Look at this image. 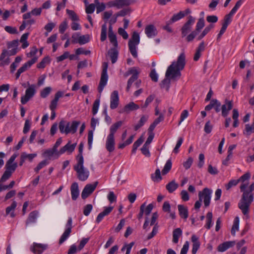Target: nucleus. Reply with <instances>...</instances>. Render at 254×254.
Returning <instances> with one entry per match:
<instances>
[{"label":"nucleus","instance_id":"obj_1","mask_svg":"<svg viewBox=\"0 0 254 254\" xmlns=\"http://www.w3.org/2000/svg\"><path fill=\"white\" fill-rule=\"evenodd\" d=\"M250 178V173L247 172L237 180L238 183H242L240 189V191L243 192L241 198L238 203V207L245 215H248L250 206L254 198V193L253 192L254 190V183H253L247 188Z\"/></svg>","mask_w":254,"mask_h":254},{"label":"nucleus","instance_id":"obj_2","mask_svg":"<svg viewBox=\"0 0 254 254\" xmlns=\"http://www.w3.org/2000/svg\"><path fill=\"white\" fill-rule=\"evenodd\" d=\"M186 64V56L184 52H182L178 57L176 62H173L168 67L165 74V78L163 79L160 84L161 88H166L168 90L170 87V78L175 79L180 77L181 75L180 71L183 70Z\"/></svg>","mask_w":254,"mask_h":254},{"label":"nucleus","instance_id":"obj_3","mask_svg":"<svg viewBox=\"0 0 254 254\" xmlns=\"http://www.w3.org/2000/svg\"><path fill=\"white\" fill-rule=\"evenodd\" d=\"M79 121H73L71 123L62 120L59 123V129L62 133L67 134L69 133L73 134L76 132L77 128L80 125Z\"/></svg>","mask_w":254,"mask_h":254},{"label":"nucleus","instance_id":"obj_4","mask_svg":"<svg viewBox=\"0 0 254 254\" xmlns=\"http://www.w3.org/2000/svg\"><path fill=\"white\" fill-rule=\"evenodd\" d=\"M7 49H3L0 55V60H4L6 57H9L16 55L18 51L19 45L18 40H14L7 43Z\"/></svg>","mask_w":254,"mask_h":254},{"label":"nucleus","instance_id":"obj_5","mask_svg":"<svg viewBox=\"0 0 254 254\" xmlns=\"http://www.w3.org/2000/svg\"><path fill=\"white\" fill-rule=\"evenodd\" d=\"M84 160L77 161L73 166V169L76 172L77 177L79 181H85L89 177V171L83 165Z\"/></svg>","mask_w":254,"mask_h":254},{"label":"nucleus","instance_id":"obj_6","mask_svg":"<svg viewBox=\"0 0 254 254\" xmlns=\"http://www.w3.org/2000/svg\"><path fill=\"white\" fill-rule=\"evenodd\" d=\"M36 93V85L35 84L29 85L25 90V94L21 98V102L23 105L27 103L32 98Z\"/></svg>","mask_w":254,"mask_h":254},{"label":"nucleus","instance_id":"obj_7","mask_svg":"<svg viewBox=\"0 0 254 254\" xmlns=\"http://www.w3.org/2000/svg\"><path fill=\"white\" fill-rule=\"evenodd\" d=\"M107 69H108V64L107 63H104L103 64V69L102 71L101 76L100 78V81L99 83V85L98 87V91L100 93H101L104 87L106 85L108 76L107 74Z\"/></svg>","mask_w":254,"mask_h":254},{"label":"nucleus","instance_id":"obj_8","mask_svg":"<svg viewBox=\"0 0 254 254\" xmlns=\"http://www.w3.org/2000/svg\"><path fill=\"white\" fill-rule=\"evenodd\" d=\"M212 193V190L207 188L203 189L198 193V197L199 199L203 200L205 207H208L210 204Z\"/></svg>","mask_w":254,"mask_h":254},{"label":"nucleus","instance_id":"obj_9","mask_svg":"<svg viewBox=\"0 0 254 254\" xmlns=\"http://www.w3.org/2000/svg\"><path fill=\"white\" fill-rule=\"evenodd\" d=\"M195 18L190 15L188 17V20L184 24L181 28L182 37H186L191 30L192 26L194 23Z\"/></svg>","mask_w":254,"mask_h":254},{"label":"nucleus","instance_id":"obj_10","mask_svg":"<svg viewBox=\"0 0 254 254\" xmlns=\"http://www.w3.org/2000/svg\"><path fill=\"white\" fill-rule=\"evenodd\" d=\"M139 71L137 70V69L133 67L130 68L127 72L126 73V76H128L130 74H132V76L129 78L127 81V91H128L129 90L130 87L132 85V83L137 80L138 78V75L139 74Z\"/></svg>","mask_w":254,"mask_h":254},{"label":"nucleus","instance_id":"obj_11","mask_svg":"<svg viewBox=\"0 0 254 254\" xmlns=\"http://www.w3.org/2000/svg\"><path fill=\"white\" fill-rule=\"evenodd\" d=\"M72 220L71 217H69L65 225V230L62 234L59 240V244H63L69 236L72 228Z\"/></svg>","mask_w":254,"mask_h":254},{"label":"nucleus","instance_id":"obj_12","mask_svg":"<svg viewBox=\"0 0 254 254\" xmlns=\"http://www.w3.org/2000/svg\"><path fill=\"white\" fill-rule=\"evenodd\" d=\"M98 184V182H95L93 184H90L86 185L81 193V197L82 199H85L88 197V196L95 190Z\"/></svg>","mask_w":254,"mask_h":254},{"label":"nucleus","instance_id":"obj_13","mask_svg":"<svg viewBox=\"0 0 254 254\" xmlns=\"http://www.w3.org/2000/svg\"><path fill=\"white\" fill-rule=\"evenodd\" d=\"M37 61V58L35 57L33 58H32L31 60H30V61H29L27 62H26V63H25L21 67H20L18 69V70L16 73V75H15L16 79H17L19 77L20 74L22 73H23L24 71H25L26 70H27L29 68H30L31 67V66L32 64H33L34 63H35Z\"/></svg>","mask_w":254,"mask_h":254},{"label":"nucleus","instance_id":"obj_14","mask_svg":"<svg viewBox=\"0 0 254 254\" xmlns=\"http://www.w3.org/2000/svg\"><path fill=\"white\" fill-rule=\"evenodd\" d=\"M119 104V96L118 91H114L110 97V108L112 110L116 109Z\"/></svg>","mask_w":254,"mask_h":254},{"label":"nucleus","instance_id":"obj_15","mask_svg":"<svg viewBox=\"0 0 254 254\" xmlns=\"http://www.w3.org/2000/svg\"><path fill=\"white\" fill-rule=\"evenodd\" d=\"M233 108V103L232 101L226 100L225 104L221 106V114L222 116L225 118L227 117L229 114V111Z\"/></svg>","mask_w":254,"mask_h":254},{"label":"nucleus","instance_id":"obj_16","mask_svg":"<svg viewBox=\"0 0 254 254\" xmlns=\"http://www.w3.org/2000/svg\"><path fill=\"white\" fill-rule=\"evenodd\" d=\"M76 146V143L71 144L70 141H69L65 145L60 149L57 152V155L58 156L61 155L66 151L69 153H72L74 150Z\"/></svg>","mask_w":254,"mask_h":254},{"label":"nucleus","instance_id":"obj_17","mask_svg":"<svg viewBox=\"0 0 254 254\" xmlns=\"http://www.w3.org/2000/svg\"><path fill=\"white\" fill-rule=\"evenodd\" d=\"M145 33L148 38H151L157 35L158 31L154 25L149 24L145 27Z\"/></svg>","mask_w":254,"mask_h":254},{"label":"nucleus","instance_id":"obj_18","mask_svg":"<svg viewBox=\"0 0 254 254\" xmlns=\"http://www.w3.org/2000/svg\"><path fill=\"white\" fill-rule=\"evenodd\" d=\"M115 136L108 135L106 141V148L109 152H112L115 150Z\"/></svg>","mask_w":254,"mask_h":254},{"label":"nucleus","instance_id":"obj_19","mask_svg":"<svg viewBox=\"0 0 254 254\" xmlns=\"http://www.w3.org/2000/svg\"><path fill=\"white\" fill-rule=\"evenodd\" d=\"M190 13V10L189 9H187L185 11H181L179 13L174 14L169 22L170 23H173L183 18Z\"/></svg>","mask_w":254,"mask_h":254},{"label":"nucleus","instance_id":"obj_20","mask_svg":"<svg viewBox=\"0 0 254 254\" xmlns=\"http://www.w3.org/2000/svg\"><path fill=\"white\" fill-rule=\"evenodd\" d=\"M139 108V106L135 104L134 102H131L127 104L124 108L120 111V113H128L130 111L137 110Z\"/></svg>","mask_w":254,"mask_h":254},{"label":"nucleus","instance_id":"obj_21","mask_svg":"<svg viewBox=\"0 0 254 254\" xmlns=\"http://www.w3.org/2000/svg\"><path fill=\"white\" fill-rule=\"evenodd\" d=\"M46 248L47 247L46 245L34 243L33 245L31 247L30 250L35 254H41Z\"/></svg>","mask_w":254,"mask_h":254},{"label":"nucleus","instance_id":"obj_22","mask_svg":"<svg viewBox=\"0 0 254 254\" xmlns=\"http://www.w3.org/2000/svg\"><path fill=\"white\" fill-rule=\"evenodd\" d=\"M70 190L72 199L75 200L78 198L79 194L78 185L77 183L75 182L72 183L70 187Z\"/></svg>","mask_w":254,"mask_h":254},{"label":"nucleus","instance_id":"obj_23","mask_svg":"<svg viewBox=\"0 0 254 254\" xmlns=\"http://www.w3.org/2000/svg\"><path fill=\"white\" fill-rule=\"evenodd\" d=\"M132 2L131 0H115L113 1L112 5L121 8L125 6H128Z\"/></svg>","mask_w":254,"mask_h":254},{"label":"nucleus","instance_id":"obj_24","mask_svg":"<svg viewBox=\"0 0 254 254\" xmlns=\"http://www.w3.org/2000/svg\"><path fill=\"white\" fill-rule=\"evenodd\" d=\"M178 208L180 217L185 220H186L189 216V212L187 207L183 205L179 204L178 205Z\"/></svg>","mask_w":254,"mask_h":254},{"label":"nucleus","instance_id":"obj_25","mask_svg":"<svg viewBox=\"0 0 254 254\" xmlns=\"http://www.w3.org/2000/svg\"><path fill=\"white\" fill-rule=\"evenodd\" d=\"M38 216V212L37 211H33L30 212L26 221V226H28L31 224L36 223Z\"/></svg>","mask_w":254,"mask_h":254},{"label":"nucleus","instance_id":"obj_26","mask_svg":"<svg viewBox=\"0 0 254 254\" xmlns=\"http://www.w3.org/2000/svg\"><path fill=\"white\" fill-rule=\"evenodd\" d=\"M235 242L234 241H228L224 242L220 244L217 248V250L219 252H223L226 251L229 248L232 247L234 246Z\"/></svg>","mask_w":254,"mask_h":254},{"label":"nucleus","instance_id":"obj_27","mask_svg":"<svg viewBox=\"0 0 254 254\" xmlns=\"http://www.w3.org/2000/svg\"><path fill=\"white\" fill-rule=\"evenodd\" d=\"M117 47H114L111 48L108 52L112 64L115 63L118 59L119 52L117 49Z\"/></svg>","mask_w":254,"mask_h":254},{"label":"nucleus","instance_id":"obj_28","mask_svg":"<svg viewBox=\"0 0 254 254\" xmlns=\"http://www.w3.org/2000/svg\"><path fill=\"white\" fill-rule=\"evenodd\" d=\"M17 206V203L16 201H13L11 204L8 206L5 210V215H10L11 218L15 217L14 210Z\"/></svg>","mask_w":254,"mask_h":254},{"label":"nucleus","instance_id":"obj_29","mask_svg":"<svg viewBox=\"0 0 254 254\" xmlns=\"http://www.w3.org/2000/svg\"><path fill=\"white\" fill-rule=\"evenodd\" d=\"M123 124V122L120 121L113 124L110 128V133L108 135L114 136L117 130L122 126Z\"/></svg>","mask_w":254,"mask_h":254},{"label":"nucleus","instance_id":"obj_30","mask_svg":"<svg viewBox=\"0 0 254 254\" xmlns=\"http://www.w3.org/2000/svg\"><path fill=\"white\" fill-rule=\"evenodd\" d=\"M148 119V116L143 115L140 118L138 123L134 126V129L135 130H137L139 128L142 127L144 124L147 121Z\"/></svg>","mask_w":254,"mask_h":254},{"label":"nucleus","instance_id":"obj_31","mask_svg":"<svg viewBox=\"0 0 254 254\" xmlns=\"http://www.w3.org/2000/svg\"><path fill=\"white\" fill-rule=\"evenodd\" d=\"M182 234V231L180 228L175 229L173 232V242L177 244L178 243L179 238Z\"/></svg>","mask_w":254,"mask_h":254},{"label":"nucleus","instance_id":"obj_32","mask_svg":"<svg viewBox=\"0 0 254 254\" xmlns=\"http://www.w3.org/2000/svg\"><path fill=\"white\" fill-rule=\"evenodd\" d=\"M252 133H254V123L252 125L246 124L245 129L243 130V133L246 136L250 135Z\"/></svg>","mask_w":254,"mask_h":254},{"label":"nucleus","instance_id":"obj_33","mask_svg":"<svg viewBox=\"0 0 254 254\" xmlns=\"http://www.w3.org/2000/svg\"><path fill=\"white\" fill-rule=\"evenodd\" d=\"M178 188V184L174 180L169 183L166 186L167 190L170 192L172 193Z\"/></svg>","mask_w":254,"mask_h":254},{"label":"nucleus","instance_id":"obj_34","mask_svg":"<svg viewBox=\"0 0 254 254\" xmlns=\"http://www.w3.org/2000/svg\"><path fill=\"white\" fill-rule=\"evenodd\" d=\"M140 42V37L139 34L136 32H134L132 35L131 38L129 40L128 42L134 46H137Z\"/></svg>","mask_w":254,"mask_h":254},{"label":"nucleus","instance_id":"obj_35","mask_svg":"<svg viewBox=\"0 0 254 254\" xmlns=\"http://www.w3.org/2000/svg\"><path fill=\"white\" fill-rule=\"evenodd\" d=\"M28 36L29 33H26L23 34L20 38L19 42L22 43L21 47L23 49H25L29 46V43L27 41Z\"/></svg>","mask_w":254,"mask_h":254},{"label":"nucleus","instance_id":"obj_36","mask_svg":"<svg viewBox=\"0 0 254 254\" xmlns=\"http://www.w3.org/2000/svg\"><path fill=\"white\" fill-rule=\"evenodd\" d=\"M213 27L214 25L212 24H210L208 26H206L202 32L197 37V40H200L202 39Z\"/></svg>","mask_w":254,"mask_h":254},{"label":"nucleus","instance_id":"obj_37","mask_svg":"<svg viewBox=\"0 0 254 254\" xmlns=\"http://www.w3.org/2000/svg\"><path fill=\"white\" fill-rule=\"evenodd\" d=\"M144 138L140 136L136 141L134 142L132 146V153H135L137 148L142 143Z\"/></svg>","mask_w":254,"mask_h":254},{"label":"nucleus","instance_id":"obj_38","mask_svg":"<svg viewBox=\"0 0 254 254\" xmlns=\"http://www.w3.org/2000/svg\"><path fill=\"white\" fill-rule=\"evenodd\" d=\"M239 219L238 217H236L233 223V225L231 229V233L233 235H235L236 232L239 230Z\"/></svg>","mask_w":254,"mask_h":254},{"label":"nucleus","instance_id":"obj_39","mask_svg":"<svg viewBox=\"0 0 254 254\" xmlns=\"http://www.w3.org/2000/svg\"><path fill=\"white\" fill-rule=\"evenodd\" d=\"M89 41V36L88 35H79L78 38V43L80 45H83L87 43Z\"/></svg>","mask_w":254,"mask_h":254},{"label":"nucleus","instance_id":"obj_40","mask_svg":"<svg viewBox=\"0 0 254 254\" xmlns=\"http://www.w3.org/2000/svg\"><path fill=\"white\" fill-rule=\"evenodd\" d=\"M212 213L211 212H209L207 213V214L206 215V224L205 226V227L207 229H209L212 226Z\"/></svg>","mask_w":254,"mask_h":254},{"label":"nucleus","instance_id":"obj_41","mask_svg":"<svg viewBox=\"0 0 254 254\" xmlns=\"http://www.w3.org/2000/svg\"><path fill=\"white\" fill-rule=\"evenodd\" d=\"M17 167V164L16 163H8L6 162L5 165L6 171H8L12 174L16 170Z\"/></svg>","mask_w":254,"mask_h":254},{"label":"nucleus","instance_id":"obj_42","mask_svg":"<svg viewBox=\"0 0 254 254\" xmlns=\"http://www.w3.org/2000/svg\"><path fill=\"white\" fill-rule=\"evenodd\" d=\"M172 167V162L171 159H169L166 162L165 166L163 169L162 171V173L163 175H166L167 174L169 171L171 170Z\"/></svg>","mask_w":254,"mask_h":254},{"label":"nucleus","instance_id":"obj_43","mask_svg":"<svg viewBox=\"0 0 254 254\" xmlns=\"http://www.w3.org/2000/svg\"><path fill=\"white\" fill-rule=\"evenodd\" d=\"M234 15H233L231 13H229L228 14H226L225 16L224 22L222 23V26H225L227 28L228 25L231 23L232 21V17Z\"/></svg>","mask_w":254,"mask_h":254},{"label":"nucleus","instance_id":"obj_44","mask_svg":"<svg viewBox=\"0 0 254 254\" xmlns=\"http://www.w3.org/2000/svg\"><path fill=\"white\" fill-rule=\"evenodd\" d=\"M100 99H97L95 100L92 109V113L93 116H95L98 112L99 105H100Z\"/></svg>","mask_w":254,"mask_h":254},{"label":"nucleus","instance_id":"obj_45","mask_svg":"<svg viewBox=\"0 0 254 254\" xmlns=\"http://www.w3.org/2000/svg\"><path fill=\"white\" fill-rule=\"evenodd\" d=\"M108 37L110 42L115 47H118V43L117 40L116 35L115 33L108 34Z\"/></svg>","mask_w":254,"mask_h":254},{"label":"nucleus","instance_id":"obj_46","mask_svg":"<svg viewBox=\"0 0 254 254\" xmlns=\"http://www.w3.org/2000/svg\"><path fill=\"white\" fill-rule=\"evenodd\" d=\"M52 88L51 87H46L42 89L40 92V96L42 98H46L51 93Z\"/></svg>","mask_w":254,"mask_h":254},{"label":"nucleus","instance_id":"obj_47","mask_svg":"<svg viewBox=\"0 0 254 254\" xmlns=\"http://www.w3.org/2000/svg\"><path fill=\"white\" fill-rule=\"evenodd\" d=\"M136 46H134V45L132 44L131 42H128L129 50L134 58H136L137 57Z\"/></svg>","mask_w":254,"mask_h":254},{"label":"nucleus","instance_id":"obj_48","mask_svg":"<svg viewBox=\"0 0 254 254\" xmlns=\"http://www.w3.org/2000/svg\"><path fill=\"white\" fill-rule=\"evenodd\" d=\"M151 179L153 181H158L162 179L159 169H157L155 173L151 175Z\"/></svg>","mask_w":254,"mask_h":254},{"label":"nucleus","instance_id":"obj_49","mask_svg":"<svg viewBox=\"0 0 254 254\" xmlns=\"http://www.w3.org/2000/svg\"><path fill=\"white\" fill-rule=\"evenodd\" d=\"M107 38V26L106 24L102 26L101 32V41L103 42Z\"/></svg>","mask_w":254,"mask_h":254},{"label":"nucleus","instance_id":"obj_50","mask_svg":"<svg viewBox=\"0 0 254 254\" xmlns=\"http://www.w3.org/2000/svg\"><path fill=\"white\" fill-rule=\"evenodd\" d=\"M155 98L154 95H151L149 96L146 99L145 103L143 105L141 106V109L143 110L146 109L148 105L151 103Z\"/></svg>","mask_w":254,"mask_h":254},{"label":"nucleus","instance_id":"obj_51","mask_svg":"<svg viewBox=\"0 0 254 254\" xmlns=\"http://www.w3.org/2000/svg\"><path fill=\"white\" fill-rule=\"evenodd\" d=\"M66 13L68 14V15L69 16L70 18L72 19L73 21H78L79 18L77 14L71 10H69L67 9L66 10Z\"/></svg>","mask_w":254,"mask_h":254},{"label":"nucleus","instance_id":"obj_52","mask_svg":"<svg viewBox=\"0 0 254 254\" xmlns=\"http://www.w3.org/2000/svg\"><path fill=\"white\" fill-rule=\"evenodd\" d=\"M204 26V20L203 18H200L196 23L195 30L197 33Z\"/></svg>","mask_w":254,"mask_h":254},{"label":"nucleus","instance_id":"obj_53","mask_svg":"<svg viewBox=\"0 0 254 254\" xmlns=\"http://www.w3.org/2000/svg\"><path fill=\"white\" fill-rule=\"evenodd\" d=\"M68 24L66 20H64L59 25V32L63 34L66 29L67 28Z\"/></svg>","mask_w":254,"mask_h":254},{"label":"nucleus","instance_id":"obj_54","mask_svg":"<svg viewBox=\"0 0 254 254\" xmlns=\"http://www.w3.org/2000/svg\"><path fill=\"white\" fill-rule=\"evenodd\" d=\"M21 155L25 160L28 159L30 161H32L33 158L37 156V154L36 153L27 154L25 152H22Z\"/></svg>","mask_w":254,"mask_h":254},{"label":"nucleus","instance_id":"obj_55","mask_svg":"<svg viewBox=\"0 0 254 254\" xmlns=\"http://www.w3.org/2000/svg\"><path fill=\"white\" fill-rule=\"evenodd\" d=\"M243 3V0H239L235 4L234 7L230 11V13H232L233 15H234L236 12L237 10L239 8V7L241 6L242 3Z\"/></svg>","mask_w":254,"mask_h":254},{"label":"nucleus","instance_id":"obj_56","mask_svg":"<svg viewBox=\"0 0 254 254\" xmlns=\"http://www.w3.org/2000/svg\"><path fill=\"white\" fill-rule=\"evenodd\" d=\"M243 3V0H239L235 4L234 7L230 11V13H232L233 15H234L236 12L237 10L239 8V7L241 6L242 3Z\"/></svg>","mask_w":254,"mask_h":254},{"label":"nucleus","instance_id":"obj_57","mask_svg":"<svg viewBox=\"0 0 254 254\" xmlns=\"http://www.w3.org/2000/svg\"><path fill=\"white\" fill-rule=\"evenodd\" d=\"M243 3V0H239L235 4L234 7L230 11V13H232L233 15H234L236 12L237 10L239 8V7L241 6L242 3Z\"/></svg>","mask_w":254,"mask_h":254},{"label":"nucleus","instance_id":"obj_58","mask_svg":"<svg viewBox=\"0 0 254 254\" xmlns=\"http://www.w3.org/2000/svg\"><path fill=\"white\" fill-rule=\"evenodd\" d=\"M97 4L96 6V12L97 13H99L100 12L104 11L106 8V5L104 3H100L99 2L96 0V1Z\"/></svg>","mask_w":254,"mask_h":254},{"label":"nucleus","instance_id":"obj_59","mask_svg":"<svg viewBox=\"0 0 254 254\" xmlns=\"http://www.w3.org/2000/svg\"><path fill=\"white\" fill-rule=\"evenodd\" d=\"M213 125L211 124L210 121H207L204 127V130L206 133H210L212 129Z\"/></svg>","mask_w":254,"mask_h":254},{"label":"nucleus","instance_id":"obj_60","mask_svg":"<svg viewBox=\"0 0 254 254\" xmlns=\"http://www.w3.org/2000/svg\"><path fill=\"white\" fill-rule=\"evenodd\" d=\"M93 206L92 204H88L86 205L83 208V214L84 215L87 216L89 215L91 210H92Z\"/></svg>","mask_w":254,"mask_h":254},{"label":"nucleus","instance_id":"obj_61","mask_svg":"<svg viewBox=\"0 0 254 254\" xmlns=\"http://www.w3.org/2000/svg\"><path fill=\"white\" fill-rule=\"evenodd\" d=\"M95 9V5L93 3L89 4L86 5L85 12L87 14H92L94 12Z\"/></svg>","mask_w":254,"mask_h":254},{"label":"nucleus","instance_id":"obj_62","mask_svg":"<svg viewBox=\"0 0 254 254\" xmlns=\"http://www.w3.org/2000/svg\"><path fill=\"white\" fill-rule=\"evenodd\" d=\"M11 174L10 172L5 170L0 179V182L3 183L5 182L10 177Z\"/></svg>","mask_w":254,"mask_h":254},{"label":"nucleus","instance_id":"obj_63","mask_svg":"<svg viewBox=\"0 0 254 254\" xmlns=\"http://www.w3.org/2000/svg\"><path fill=\"white\" fill-rule=\"evenodd\" d=\"M197 32L196 31H191L186 38V41L188 42L192 41L197 35Z\"/></svg>","mask_w":254,"mask_h":254},{"label":"nucleus","instance_id":"obj_64","mask_svg":"<svg viewBox=\"0 0 254 254\" xmlns=\"http://www.w3.org/2000/svg\"><path fill=\"white\" fill-rule=\"evenodd\" d=\"M4 30L8 33L14 34L17 33V30L16 27H11L10 26H6L4 27Z\"/></svg>","mask_w":254,"mask_h":254}]
</instances>
